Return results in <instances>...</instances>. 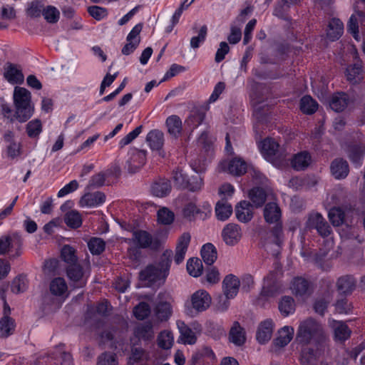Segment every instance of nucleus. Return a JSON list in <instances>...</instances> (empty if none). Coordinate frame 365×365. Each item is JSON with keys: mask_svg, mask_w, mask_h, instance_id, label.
I'll use <instances>...</instances> for the list:
<instances>
[{"mask_svg": "<svg viewBox=\"0 0 365 365\" xmlns=\"http://www.w3.org/2000/svg\"><path fill=\"white\" fill-rule=\"evenodd\" d=\"M135 335L145 341L151 340L154 337L153 324L150 322L139 324L135 329Z\"/></svg>", "mask_w": 365, "mask_h": 365, "instance_id": "nucleus-32", "label": "nucleus"}, {"mask_svg": "<svg viewBox=\"0 0 365 365\" xmlns=\"http://www.w3.org/2000/svg\"><path fill=\"white\" fill-rule=\"evenodd\" d=\"M344 24L339 19L333 18L328 24L327 38L334 41L339 39L343 34Z\"/></svg>", "mask_w": 365, "mask_h": 365, "instance_id": "nucleus-28", "label": "nucleus"}, {"mask_svg": "<svg viewBox=\"0 0 365 365\" xmlns=\"http://www.w3.org/2000/svg\"><path fill=\"white\" fill-rule=\"evenodd\" d=\"M309 229H315L322 237H327L330 235L331 229L323 216L317 212L311 214L307 222Z\"/></svg>", "mask_w": 365, "mask_h": 365, "instance_id": "nucleus-9", "label": "nucleus"}, {"mask_svg": "<svg viewBox=\"0 0 365 365\" xmlns=\"http://www.w3.org/2000/svg\"><path fill=\"white\" fill-rule=\"evenodd\" d=\"M106 243L98 237H93L88 242V247L93 255H100L105 250Z\"/></svg>", "mask_w": 365, "mask_h": 365, "instance_id": "nucleus-53", "label": "nucleus"}, {"mask_svg": "<svg viewBox=\"0 0 365 365\" xmlns=\"http://www.w3.org/2000/svg\"><path fill=\"white\" fill-rule=\"evenodd\" d=\"M356 280L351 275H344L338 278L336 289L340 294L349 295L356 289Z\"/></svg>", "mask_w": 365, "mask_h": 365, "instance_id": "nucleus-17", "label": "nucleus"}, {"mask_svg": "<svg viewBox=\"0 0 365 365\" xmlns=\"http://www.w3.org/2000/svg\"><path fill=\"white\" fill-rule=\"evenodd\" d=\"M4 76L11 84H21L24 81V76L21 68L13 63L7 64Z\"/></svg>", "mask_w": 365, "mask_h": 365, "instance_id": "nucleus-20", "label": "nucleus"}, {"mask_svg": "<svg viewBox=\"0 0 365 365\" xmlns=\"http://www.w3.org/2000/svg\"><path fill=\"white\" fill-rule=\"evenodd\" d=\"M177 326L180 333V339L184 344H194L197 341L195 334H200L202 331L201 326L197 323L192 324V329L182 321H178Z\"/></svg>", "mask_w": 365, "mask_h": 365, "instance_id": "nucleus-10", "label": "nucleus"}, {"mask_svg": "<svg viewBox=\"0 0 365 365\" xmlns=\"http://www.w3.org/2000/svg\"><path fill=\"white\" fill-rule=\"evenodd\" d=\"M146 155L147 151L145 150H138L135 148H130L125 160V168L130 173L138 172L145 164Z\"/></svg>", "mask_w": 365, "mask_h": 365, "instance_id": "nucleus-6", "label": "nucleus"}, {"mask_svg": "<svg viewBox=\"0 0 365 365\" xmlns=\"http://www.w3.org/2000/svg\"><path fill=\"white\" fill-rule=\"evenodd\" d=\"M240 227L234 223L227 224L222 231L223 241L227 245L234 246L237 244L242 237Z\"/></svg>", "mask_w": 365, "mask_h": 365, "instance_id": "nucleus-11", "label": "nucleus"}, {"mask_svg": "<svg viewBox=\"0 0 365 365\" xmlns=\"http://www.w3.org/2000/svg\"><path fill=\"white\" fill-rule=\"evenodd\" d=\"M66 274L73 288H82L86 286L88 274L83 271L82 267L78 263L70 264L66 267Z\"/></svg>", "mask_w": 365, "mask_h": 365, "instance_id": "nucleus-7", "label": "nucleus"}, {"mask_svg": "<svg viewBox=\"0 0 365 365\" xmlns=\"http://www.w3.org/2000/svg\"><path fill=\"white\" fill-rule=\"evenodd\" d=\"M64 221L68 227L72 228H78L82 224L81 215L75 210L67 212L65 215Z\"/></svg>", "mask_w": 365, "mask_h": 365, "instance_id": "nucleus-50", "label": "nucleus"}, {"mask_svg": "<svg viewBox=\"0 0 365 365\" xmlns=\"http://www.w3.org/2000/svg\"><path fill=\"white\" fill-rule=\"evenodd\" d=\"M261 152L267 160L276 166L284 164L287 159V155L279 150V144L272 138H266L261 143Z\"/></svg>", "mask_w": 365, "mask_h": 365, "instance_id": "nucleus-4", "label": "nucleus"}, {"mask_svg": "<svg viewBox=\"0 0 365 365\" xmlns=\"http://www.w3.org/2000/svg\"><path fill=\"white\" fill-rule=\"evenodd\" d=\"M168 133L175 138H178L182 130V120L179 116L173 115L166 120Z\"/></svg>", "mask_w": 365, "mask_h": 365, "instance_id": "nucleus-38", "label": "nucleus"}, {"mask_svg": "<svg viewBox=\"0 0 365 365\" xmlns=\"http://www.w3.org/2000/svg\"><path fill=\"white\" fill-rule=\"evenodd\" d=\"M227 170L233 175L240 176L247 171V164L241 158H234L228 164Z\"/></svg>", "mask_w": 365, "mask_h": 365, "instance_id": "nucleus-40", "label": "nucleus"}, {"mask_svg": "<svg viewBox=\"0 0 365 365\" xmlns=\"http://www.w3.org/2000/svg\"><path fill=\"white\" fill-rule=\"evenodd\" d=\"M16 108L15 117L19 122H26L34 113L31 104V93L25 88L16 86L14 91Z\"/></svg>", "mask_w": 365, "mask_h": 365, "instance_id": "nucleus-2", "label": "nucleus"}, {"mask_svg": "<svg viewBox=\"0 0 365 365\" xmlns=\"http://www.w3.org/2000/svg\"><path fill=\"white\" fill-rule=\"evenodd\" d=\"M263 215L267 223H277L281 219V210L277 203L269 202L264 208Z\"/></svg>", "mask_w": 365, "mask_h": 365, "instance_id": "nucleus-21", "label": "nucleus"}, {"mask_svg": "<svg viewBox=\"0 0 365 365\" xmlns=\"http://www.w3.org/2000/svg\"><path fill=\"white\" fill-rule=\"evenodd\" d=\"M155 314L160 321L168 320L172 314L171 305L168 302H160L155 308Z\"/></svg>", "mask_w": 365, "mask_h": 365, "instance_id": "nucleus-41", "label": "nucleus"}, {"mask_svg": "<svg viewBox=\"0 0 365 365\" xmlns=\"http://www.w3.org/2000/svg\"><path fill=\"white\" fill-rule=\"evenodd\" d=\"M172 186L170 180L165 178H159L153 182L150 185V192L158 197H165L171 192Z\"/></svg>", "mask_w": 365, "mask_h": 365, "instance_id": "nucleus-15", "label": "nucleus"}, {"mask_svg": "<svg viewBox=\"0 0 365 365\" xmlns=\"http://www.w3.org/2000/svg\"><path fill=\"white\" fill-rule=\"evenodd\" d=\"M106 181V175L101 172L93 175L88 181L86 189L88 190L98 188L103 186Z\"/></svg>", "mask_w": 365, "mask_h": 365, "instance_id": "nucleus-57", "label": "nucleus"}, {"mask_svg": "<svg viewBox=\"0 0 365 365\" xmlns=\"http://www.w3.org/2000/svg\"><path fill=\"white\" fill-rule=\"evenodd\" d=\"M200 210L197 207L195 203L190 202L186 204L182 210V215L184 217L188 219L189 220H192L194 219L195 215L200 213Z\"/></svg>", "mask_w": 365, "mask_h": 365, "instance_id": "nucleus-63", "label": "nucleus"}, {"mask_svg": "<svg viewBox=\"0 0 365 365\" xmlns=\"http://www.w3.org/2000/svg\"><path fill=\"white\" fill-rule=\"evenodd\" d=\"M357 52L355 53V62L346 68L347 80L352 84L360 83L363 78V69L361 61L358 59Z\"/></svg>", "mask_w": 365, "mask_h": 365, "instance_id": "nucleus-16", "label": "nucleus"}, {"mask_svg": "<svg viewBox=\"0 0 365 365\" xmlns=\"http://www.w3.org/2000/svg\"><path fill=\"white\" fill-rule=\"evenodd\" d=\"M251 203L247 201H241L235 207V214L237 220L242 222L250 221L253 217L251 210Z\"/></svg>", "mask_w": 365, "mask_h": 365, "instance_id": "nucleus-25", "label": "nucleus"}, {"mask_svg": "<svg viewBox=\"0 0 365 365\" xmlns=\"http://www.w3.org/2000/svg\"><path fill=\"white\" fill-rule=\"evenodd\" d=\"M172 257L173 252L171 250H167L164 251L160 257L159 267H158L160 269V274L163 273L164 275L167 274L170 269V264L172 262Z\"/></svg>", "mask_w": 365, "mask_h": 365, "instance_id": "nucleus-49", "label": "nucleus"}, {"mask_svg": "<svg viewBox=\"0 0 365 365\" xmlns=\"http://www.w3.org/2000/svg\"><path fill=\"white\" fill-rule=\"evenodd\" d=\"M43 4L39 1H34L31 2L26 9L27 15L31 18L39 17L43 15L44 9Z\"/></svg>", "mask_w": 365, "mask_h": 365, "instance_id": "nucleus-56", "label": "nucleus"}, {"mask_svg": "<svg viewBox=\"0 0 365 365\" xmlns=\"http://www.w3.org/2000/svg\"><path fill=\"white\" fill-rule=\"evenodd\" d=\"M143 125H139L135 128L133 131L130 132L125 136H124L119 142V146L123 148L124 146L130 144L142 132Z\"/></svg>", "mask_w": 365, "mask_h": 365, "instance_id": "nucleus-60", "label": "nucleus"}, {"mask_svg": "<svg viewBox=\"0 0 365 365\" xmlns=\"http://www.w3.org/2000/svg\"><path fill=\"white\" fill-rule=\"evenodd\" d=\"M230 340L237 346L243 344L245 341V337L242 332V329L238 322H235L230 329Z\"/></svg>", "mask_w": 365, "mask_h": 365, "instance_id": "nucleus-43", "label": "nucleus"}, {"mask_svg": "<svg viewBox=\"0 0 365 365\" xmlns=\"http://www.w3.org/2000/svg\"><path fill=\"white\" fill-rule=\"evenodd\" d=\"M105 200L106 195L102 192H87L80 199L79 205L82 207H93L102 205Z\"/></svg>", "mask_w": 365, "mask_h": 365, "instance_id": "nucleus-14", "label": "nucleus"}, {"mask_svg": "<svg viewBox=\"0 0 365 365\" xmlns=\"http://www.w3.org/2000/svg\"><path fill=\"white\" fill-rule=\"evenodd\" d=\"M325 339V334L322 324L317 320L309 318L299 324L296 340L302 344H318Z\"/></svg>", "mask_w": 365, "mask_h": 365, "instance_id": "nucleus-1", "label": "nucleus"}, {"mask_svg": "<svg viewBox=\"0 0 365 365\" xmlns=\"http://www.w3.org/2000/svg\"><path fill=\"white\" fill-rule=\"evenodd\" d=\"M42 131V124L40 120L35 119L26 125V133L29 137L34 138L38 137Z\"/></svg>", "mask_w": 365, "mask_h": 365, "instance_id": "nucleus-51", "label": "nucleus"}, {"mask_svg": "<svg viewBox=\"0 0 365 365\" xmlns=\"http://www.w3.org/2000/svg\"><path fill=\"white\" fill-rule=\"evenodd\" d=\"M211 302L212 299L208 292L204 289H199L185 302V314L190 317H195L200 313L206 311L210 307Z\"/></svg>", "mask_w": 365, "mask_h": 365, "instance_id": "nucleus-3", "label": "nucleus"}, {"mask_svg": "<svg viewBox=\"0 0 365 365\" xmlns=\"http://www.w3.org/2000/svg\"><path fill=\"white\" fill-rule=\"evenodd\" d=\"M88 14L96 20L101 21L108 15L107 9L98 6H91L88 8Z\"/></svg>", "mask_w": 365, "mask_h": 365, "instance_id": "nucleus-61", "label": "nucleus"}, {"mask_svg": "<svg viewBox=\"0 0 365 365\" xmlns=\"http://www.w3.org/2000/svg\"><path fill=\"white\" fill-rule=\"evenodd\" d=\"M61 256L63 260L68 265L78 264V257L76 255V250L70 245H64L61 252Z\"/></svg>", "mask_w": 365, "mask_h": 365, "instance_id": "nucleus-46", "label": "nucleus"}, {"mask_svg": "<svg viewBox=\"0 0 365 365\" xmlns=\"http://www.w3.org/2000/svg\"><path fill=\"white\" fill-rule=\"evenodd\" d=\"M274 328V322L272 319H267L262 322L257 329L256 338L259 343L265 344L272 337Z\"/></svg>", "mask_w": 365, "mask_h": 365, "instance_id": "nucleus-18", "label": "nucleus"}, {"mask_svg": "<svg viewBox=\"0 0 365 365\" xmlns=\"http://www.w3.org/2000/svg\"><path fill=\"white\" fill-rule=\"evenodd\" d=\"M157 216L158 221L163 225H170L175 219L174 213L167 207L160 208Z\"/></svg>", "mask_w": 365, "mask_h": 365, "instance_id": "nucleus-52", "label": "nucleus"}, {"mask_svg": "<svg viewBox=\"0 0 365 365\" xmlns=\"http://www.w3.org/2000/svg\"><path fill=\"white\" fill-rule=\"evenodd\" d=\"M240 282L234 274L227 275L222 282V288L227 299L234 298L238 293Z\"/></svg>", "mask_w": 365, "mask_h": 365, "instance_id": "nucleus-12", "label": "nucleus"}, {"mask_svg": "<svg viewBox=\"0 0 365 365\" xmlns=\"http://www.w3.org/2000/svg\"><path fill=\"white\" fill-rule=\"evenodd\" d=\"M350 101V98L346 93H338L331 97L329 106L336 112H341L347 107Z\"/></svg>", "mask_w": 365, "mask_h": 365, "instance_id": "nucleus-26", "label": "nucleus"}, {"mask_svg": "<svg viewBox=\"0 0 365 365\" xmlns=\"http://www.w3.org/2000/svg\"><path fill=\"white\" fill-rule=\"evenodd\" d=\"M202 263L198 258H190L187 262V270L188 273L194 277H197L202 273Z\"/></svg>", "mask_w": 365, "mask_h": 365, "instance_id": "nucleus-47", "label": "nucleus"}, {"mask_svg": "<svg viewBox=\"0 0 365 365\" xmlns=\"http://www.w3.org/2000/svg\"><path fill=\"white\" fill-rule=\"evenodd\" d=\"M14 329L13 321L9 317H4L0 320V337H6L11 334Z\"/></svg>", "mask_w": 365, "mask_h": 365, "instance_id": "nucleus-58", "label": "nucleus"}, {"mask_svg": "<svg viewBox=\"0 0 365 365\" xmlns=\"http://www.w3.org/2000/svg\"><path fill=\"white\" fill-rule=\"evenodd\" d=\"M43 16L47 22L55 24L60 18V12L55 6H47L43 11Z\"/></svg>", "mask_w": 365, "mask_h": 365, "instance_id": "nucleus-54", "label": "nucleus"}, {"mask_svg": "<svg viewBox=\"0 0 365 365\" xmlns=\"http://www.w3.org/2000/svg\"><path fill=\"white\" fill-rule=\"evenodd\" d=\"M348 153L350 160L359 165L365 153V145L362 143L351 145L349 147Z\"/></svg>", "mask_w": 365, "mask_h": 365, "instance_id": "nucleus-36", "label": "nucleus"}, {"mask_svg": "<svg viewBox=\"0 0 365 365\" xmlns=\"http://www.w3.org/2000/svg\"><path fill=\"white\" fill-rule=\"evenodd\" d=\"M295 304L292 297H283L279 303V310L282 315L287 317L294 312Z\"/></svg>", "mask_w": 365, "mask_h": 365, "instance_id": "nucleus-42", "label": "nucleus"}, {"mask_svg": "<svg viewBox=\"0 0 365 365\" xmlns=\"http://www.w3.org/2000/svg\"><path fill=\"white\" fill-rule=\"evenodd\" d=\"M318 103L311 96H305L300 101V109L306 114H312L317 111Z\"/></svg>", "mask_w": 365, "mask_h": 365, "instance_id": "nucleus-44", "label": "nucleus"}, {"mask_svg": "<svg viewBox=\"0 0 365 365\" xmlns=\"http://www.w3.org/2000/svg\"><path fill=\"white\" fill-rule=\"evenodd\" d=\"M294 329L291 327L285 326L278 332V336L274 340L273 344L277 347H284L287 346L292 340L294 335Z\"/></svg>", "mask_w": 365, "mask_h": 365, "instance_id": "nucleus-30", "label": "nucleus"}, {"mask_svg": "<svg viewBox=\"0 0 365 365\" xmlns=\"http://www.w3.org/2000/svg\"><path fill=\"white\" fill-rule=\"evenodd\" d=\"M329 325L333 329L336 341H344L350 336L351 331L344 322L332 319L329 321Z\"/></svg>", "mask_w": 365, "mask_h": 365, "instance_id": "nucleus-19", "label": "nucleus"}, {"mask_svg": "<svg viewBox=\"0 0 365 365\" xmlns=\"http://www.w3.org/2000/svg\"><path fill=\"white\" fill-rule=\"evenodd\" d=\"M311 163V155L309 153L304 151L294 155L292 160V165L296 170H304Z\"/></svg>", "mask_w": 365, "mask_h": 365, "instance_id": "nucleus-31", "label": "nucleus"}, {"mask_svg": "<svg viewBox=\"0 0 365 365\" xmlns=\"http://www.w3.org/2000/svg\"><path fill=\"white\" fill-rule=\"evenodd\" d=\"M232 213V205L225 200L222 199L217 202L215 206L216 217L219 220H227Z\"/></svg>", "mask_w": 365, "mask_h": 365, "instance_id": "nucleus-33", "label": "nucleus"}, {"mask_svg": "<svg viewBox=\"0 0 365 365\" xmlns=\"http://www.w3.org/2000/svg\"><path fill=\"white\" fill-rule=\"evenodd\" d=\"M320 353L317 349L305 346L301 350L300 363L302 365H317Z\"/></svg>", "mask_w": 365, "mask_h": 365, "instance_id": "nucleus-22", "label": "nucleus"}, {"mask_svg": "<svg viewBox=\"0 0 365 365\" xmlns=\"http://www.w3.org/2000/svg\"><path fill=\"white\" fill-rule=\"evenodd\" d=\"M146 141L152 150H160L164 144V134L159 130H153L148 133Z\"/></svg>", "mask_w": 365, "mask_h": 365, "instance_id": "nucleus-29", "label": "nucleus"}, {"mask_svg": "<svg viewBox=\"0 0 365 365\" xmlns=\"http://www.w3.org/2000/svg\"><path fill=\"white\" fill-rule=\"evenodd\" d=\"M22 239L17 234L1 236L0 237V255H4L9 252H14L10 257L14 259L19 257L22 252Z\"/></svg>", "mask_w": 365, "mask_h": 365, "instance_id": "nucleus-5", "label": "nucleus"}, {"mask_svg": "<svg viewBox=\"0 0 365 365\" xmlns=\"http://www.w3.org/2000/svg\"><path fill=\"white\" fill-rule=\"evenodd\" d=\"M330 170L332 175L338 180L345 178L349 172L347 162L340 158L332 161Z\"/></svg>", "mask_w": 365, "mask_h": 365, "instance_id": "nucleus-23", "label": "nucleus"}, {"mask_svg": "<svg viewBox=\"0 0 365 365\" xmlns=\"http://www.w3.org/2000/svg\"><path fill=\"white\" fill-rule=\"evenodd\" d=\"M67 284L63 278L56 277L50 283V291L56 296H61L67 290Z\"/></svg>", "mask_w": 365, "mask_h": 365, "instance_id": "nucleus-45", "label": "nucleus"}, {"mask_svg": "<svg viewBox=\"0 0 365 365\" xmlns=\"http://www.w3.org/2000/svg\"><path fill=\"white\" fill-rule=\"evenodd\" d=\"M98 365H118L115 354L104 353L98 357Z\"/></svg>", "mask_w": 365, "mask_h": 365, "instance_id": "nucleus-64", "label": "nucleus"}, {"mask_svg": "<svg viewBox=\"0 0 365 365\" xmlns=\"http://www.w3.org/2000/svg\"><path fill=\"white\" fill-rule=\"evenodd\" d=\"M201 256L204 262L208 265L212 264L217 259V250L211 243H207L201 249Z\"/></svg>", "mask_w": 365, "mask_h": 365, "instance_id": "nucleus-39", "label": "nucleus"}, {"mask_svg": "<svg viewBox=\"0 0 365 365\" xmlns=\"http://www.w3.org/2000/svg\"><path fill=\"white\" fill-rule=\"evenodd\" d=\"M133 237L139 246L142 248L151 247L158 248L159 243L158 240H153L152 236L146 231L138 230L133 232Z\"/></svg>", "mask_w": 365, "mask_h": 365, "instance_id": "nucleus-24", "label": "nucleus"}, {"mask_svg": "<svg viewBox=\"0 0 365 365\" xmlns=\"http://www.w3.org/2000/svg\"><path fill=\"white\" fill-rule=\"evenodd\" d=\"M133 314L138 319L143 320L150 314V306L146 302H140L135 307Z\"/></svg>", "mask_w": 365, "mask_h": 365, "instance_id": "nucleus-59", "label": "nucleus"}, {"mask_svg": "<svg viewBox=\"0 0 365 365\" xmlns=\"http://www.w3.org/2000/svg\"><path fill=\"white\" fill-rule=\"evenodd\" d=\"M28 288V279L26 276L19 275L11 282V289L15 294L25 292Z\"/></svg>", "mask_w": 365, "mask_h": 365, "instance_id": "nucleus-48", "label": "nucleus"}, {"mask_svg": "<svg viewBox=\"0 0 365 365\" xmlns=\"http://www.w3.org/2000/svg\"><path fill=\"white\" fill-rule=\"evenodd\" d=\"M249 197L255 207H259L265 202L267 194L264 189L257 187L250 190Z\"/></svg>", "mask_w": 365, "mask_h": 365, "instance_id": "nucleus-37", "label": "nucleus"}, {"mask_svg": "<svg viewBox=\"0 0 365 365\" xmlns=\"http://www.w3.org/2000/svg\"><path fill=\"white\" fill-rule=\"evenodd\" d=\"M329 218L334 226H339L344 222V212L341 208L334 207L329 212Z\"/></svg>", "mask_w": 365, "mask_h": 365, "instance_id": "nucleus-55", "label": "nucleus"}, {"mask_svg": "<svg viewBox=\"0 0 365 365\" xmlns=\"http://www.w3.org/2000/svg\"><path fill=\"white\" fill-rule=\"evenodd\" d=\"M207 28L205 25L202 26L199 31L198 36H193L190 39V46L192 48H197L200 43L205 41L207 36Z\"/></svg>", "mask_w": 365, "mask_h": 365, "instance_id": "nucleus-62", "label": "nucleus"}, {"mask_svg": "<svg viewBox=\"0 0 365 365\" xmlns=\"http://www.w3.org/2000/svg\"><path fill=\"white\" fill-rule=\"evenodd\" d=\"M291 289L295 296H307L310 294V284L302 277H296L292 282Z\"/></svg>", "mask_w": 365, "mask_h": 365, "instance_id": "nucleus-27", "label": "nucleus"}, {"mask_svg": "<svg viewBox=\"0 0 365 365\" xmlns=\"http://www.w3.org/2000/svg\"><path fill=\"white\" fill-rule=\"evenodd\" d=\"M160 269L153 266L148 265L139 274V279L142 282L153 283L155 282L160 276Z\"/></svg>", "mask_w": 365, "mask_h": 365, "instance_id": "nucleus-35", "label": "nucleus"}, {"mask_svg": "<svg viewBox=\"0 0 365 365\" xmlns=\"http://www.w3.org/2000/svg\"><path fill=\"white\" fill-rule=\"evenodd\" d=\"M278 271L270 272L264 277V285L261 294L266 297H273L279 294L282 290V285L278 280Z\"/></svg>", "mask_w": 365, "mask_h": 365, "instance_id": "nucleus-8", "label": "nucleus"}, {"mask_svg": "<svg viewBox=\"0 0 365 365\" xmlns=\"http://www.w3.org/2000/svg\"><path fill=\"white\" fill-rule=\"evenodd\" d=\"M190 240L191 236L188 232H184L178 238L174 256V261L176 264H180L184 261Z\"/></svg>", "mask_w": 365, "mask_h": 365, "instance_id": "nucleus-13", "label": "nucleus"}, {"mask_svg": "<svg viewBox=\"0 0 365 365\" xmlns=\"http://www.w3.org/2000/svg\"><path fill=\"white\" fill-rule=\"evenodd\" d=\"M205 118V112L199 110H192L187 118L185 120V125L190 130H193L202 123Z\"/></svg>", "mask_w": 365, "mask_h": 365, "instance_id": "nucleus-34", "label": "nucleus"}]
</instances>
